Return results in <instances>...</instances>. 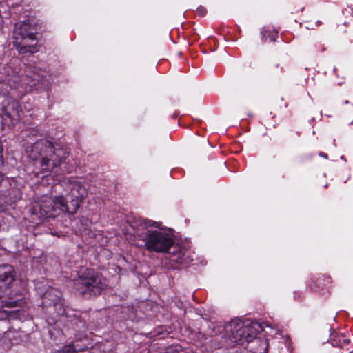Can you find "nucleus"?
<instances>
[{
  "mask_svg": "<svg viewBox=\"0 0 353 353\" xmlns=\"http://www.w3.org/2000/svg\"><path fill=\"white\" fill-rule=\"evenodd\" d=\"M331 344L334 347H343V345H347L350 339L341 333H335L331 335Z\"/></svg>",
  "mask_w": 353,
  "mask_h": 353,
  "instance_id": "11",
  "label": "nucleus"
},
{
  "mask_svg": "<svg viewBox=\"0 0 353 353\" xmlns=\"http://www.w3.org/2000/svg\"><path fill=\"white\" fill-rule=\"evenodd\" d=\"M319 155H320L321 157H323L325 158V159H327V154H325V153L320 152V153H319Z\"/></svg>",
  "mask_w": 353,
  "mask_h": 353,
  "instance_id": "16",
  "label": "nucleus"
},
{
  "mask_svg": "<svg viewBox=\"0 0 353 353\" xmlns=\"http://www.w3.org/2000/svg\"><path fill=\"white\" fill-rule=\"evenodd\" d=\"M197 11L201 16H204L206 14V9L204 7L200 6L197 8Z\"/></svg>",
  "mask_w": 353,
  "mask_h": 353,
  "instance_id": "15",
  "label": "nucleus"
},
{
  "mask_svg": "<svg viewBox=\"0 0 353 353\" xmlns=\"http://www.w3.org/2000/svg\"><path fill=\"white\" fill-rule=\"evenodd\" d=\"M50 295H54V299H52L51 307H53L57 316L66 315V310L62 300V294L60 291H52L49 294Z\"/></svg>",
  "mask_w": 353,
  "mask_h": 353,
  "instance_id": "10",
  "label": "nucleus"
},
{
  "mask_svg": "<svg viewBox=\"0 0 353 353\" xmlns=\"http://www.w3.org/2000/svg\"><path fill=\"white\" fill-rule=\"evenodd\" d=\"M226 330L230 332V339L232 343L243 345L246 342V348L253 353H266L267 341L254 337L248 332L249 328L241 323H231L226 327Z\"/></svg>",
  "mask_w": 353,
  "mask_h": 353,
  "instance_id": "7",
  "label": "nucleus"
},
{
  "mask_svg": "<svg viewBox=\"0 0 353 353\" xmlns=\"http://www.w3.org/2000/svg\"><path fill=\"white\" fill-rule=\"evenodd\" d=\"M262 39L266 40L269 38L270 41H275L278 35L277 32L275 30H267L263 29L261 31Z\"/></svg>",
  "mask_w": 353,
  "mask_h": 353,
  "instance_id": "13",
  "label": "nucleus"
},
{
  "mask_svg": "<svg viewBox=\"0 0 353 353\" xmlns=\"http://www.w3.org/2000/svg\"><path fill=\"white\" fill-rule=\"evenodd\" d=\"M52 291H58V290L56 289H54V288H50L43 295V304L44 305V306L47 307L48 308H51L52 299H54V295L49 294Z\"/></svg>",
  "mask_w": 353,
  "mask_h": 353,
  "instance_id": "12",
  "label": "nucleus"
},
{
  "mask_svg": "<svg viewBox=\"0 0 353 353\" xmlns=\"http://www.w3.org/2000/svg\"><path fill=\"white\" fill-rule=\"evenodd\" d=\"M39 213L42 217L54 218L60 212H67L65 201L63 195H59L52 198L48 196H42L38 204Z\"/></svg>",
  "mask_w": 353,
  "mask_h": 353,
  "instance_id": "9",
  "label": "nucleus"
},
{
  "mask_svg": "<svg viewBox=\"0 0 353 353\" xmlns=\"http://www.w3.org/2000/svg\"><path fill=\"white\" fill-rule=\"evenodd\" d=\"M27 153L35 167L43 173L53 172L68 156L65 150L54 145L47 139L37 140L32 144L31 149L27 150Z\"/></svg>",
  "mask_w": 353,
  "mask_h": 353,
  "instance_id": "2",
  "label": "nucleus"
},
{
  "mask_svg": "<svg viewBox=\"0 0 353 353\" xmlns=\"http://www.w3.org/2000/svg\"><path fill=\"white\" fill-rule=\"evenodd\" d=\"M14 46L20 54L34 53L38 51L35 45H30L27 40H35L34 30L28 21L17 23L13 33Z\"/></svg>",
  "mask_w": 353,
  "mask_h": 353,
  "instance_id": "8",
  "label": "nucleus"
},
{
  "mask_svg": "<svg viewBox=\"0 0 353 353\" xmlns=\"http://www.w3.org/2000/svg\"><path fill=\"white\" fill-rule=\"evenodd\" d=\"M3 175L2 174L0 173V185L2 183V181H3Z\"/></svg>",
  "mask_w": 353,
  "mask_h": 353,
  "instance_id": "17",
  "label": "nucleus"
},
{
  "mask_svg": "<svg viewBox=\"0 0 353 353\" xmlns=\"http://www.w3.org/2000/svg\"><path fill=\"white\" fill-rule=\"evenodd\" d=\"M344 103H345V104H347V103H349L348 100H345V101H344Z\"/></svg>",
  "mask_w": 353,
  "mask_h": 353,
  "instance_id": "18",
  "label": "nucleus"
},
{
  "mask_svg": "<svg viewBox=\"0 0 353 353\" xmlns=\"http://www.w3.org/2000/svg\"><path fill=\"white\" fill-rule=\"evenodd\" d=\"M350 353H353V352H350Z\"/></svg>",
  "mask_w": 353,
  "mask_h": 353,
  "instance_id": "19",
  "label": "nucleus"
},
{
  "mask_svg": "<svg viewBox=\"0 0 353 353\" xmlns=\"http://www.w3.org/2000/svg\"><path fill=\"white\" fill-rule=\"evenodd\" d=\"M15 283L14 268L10 265H0V320L8 318L7 309L21 307L25 303L21 290L13 288Z\"/></svg>",
  "mask_w": 353,
  "mask_h": 353,
  "instance_id": "3",
  "label": "nucleus"
},
{
  "mask_svg": "<svg viewBox=\"0 0 353 353\" xmlns=\"http://www.w3.org/2000/svg\"><path fill=\"white\" fill-rule=\"evenodd\" d=\"M134 234L145 242V248L157 253L169 252L178 263L188 265L193 260L190 250L174 244L172 234L165 230H150L149 228H161V223L135 218L130 222Z\"/></svg>",
  "mask_w": 353,
  "mask_h": 353,
  "instance_id": "1",
  "label": "nucleus"
},
{
  "mask_svg": "<svg viewBox=\"0 0 353 353\" xmlns=\"http://www.w3.org/2000/svg\"><path fill=\"white\" fill-rule=\"evenodd\" d=\"M79 350H77L73 344H69L55 353H77Z\"/></svg>",
  "mask_w": 353,
  "mask_h": 353,
  "instance_id": "14",
  "label": "nucleus"
},
{
  "mask_svg": "<svg viewBox=\"0 0 353 353\" xmlns=\"http://www.w3.org/2000/svg\"><path fill=\"white\" fill-rule=\"evenodd\" d=\"M74 286L77 291L86 297L99 295L107 286L105 279L93 270L85 269L80 271L74 279Z\"/></svg>",
  "mask_w": 353,
  "mask_h": 353,
  "instance_id": "6",
  "label": "nucleus"
},
{
  "mask_svg": "<svg viewBox=\"0 0 353 353\" xmlns=\"http://www.w3.org/2000/svg\"><path fill=\"white\" fill-rule=\"evenodd\" d=\"M54 192L63 195L67 212L74 214L88 195L86 188L75 178L63 177L52 187Z\"/></svg>",
  "mask_w": 353,
  "mask_h": 353,
  "instance_id": "5",
  "label": "nucleus"
},
{
  "mask_svg": "<svg viewBox=\"0 0 353 353\" xmlns=\"http://www.w3.org/2000/svg\"><path fill=\"white\" fill-rule=\"evenodd\" d=\"M19 79V77L14 76L6 83L0 84L1 93L4 96L8 97L2 108V117L4 119L5 118L8 119L13 125L17 123L21 119L20 103L14 97L23 94L28 90L26 85V80Z\"/></svg>",
  "mask_w": 353,
  "mask_h": 353,
  "instance_id": "4",
  "label": "nucleus"
}]
</instances>
